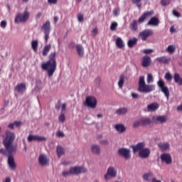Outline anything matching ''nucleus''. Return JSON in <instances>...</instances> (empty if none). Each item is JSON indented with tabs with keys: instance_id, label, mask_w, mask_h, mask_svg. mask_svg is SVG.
Wrapping results in <instances>:
<instances>
[{
	"instance_id": "obj_39",
	"label": "nucleus",
	"mask_w": 182,
	"mask_h": 182,
	"mask_svg": "<svg viewBox=\"0 0 182 182\" xmlns=\"http://www.w3.org/2000/svg\"><path fill=\"white\" fill-rule=\"evenodd\" d=\"M166 50L168 53H174V52H176V46L170 45L168 46V48L166 49Z\"/></svg>"
},
{
	"instance_id": "obj_31",
	"label": "nucleus",
	"mask_w": 182,
	"mask_h": 182,
	"mask_svg": "<svg viewBox=\"0 0 182 182\" xmlns=\"http://www.w3.org/2000/svg\"><path fill=\"white\" fill-rule=\"evenodd\" d=\"M137 38H133L132 39H129L127 42V45L129 48H134L136 45H137Z\"/></svg>"
},
{
	"instance_id": "obj_61",
	"label": "nucleus",
	"mask_w": 182,
	"mask_h": 182,
	"mask_svg": "<svg viewBox=\"0 0 182 182\" xmlns=\"http://www.w3.org/2000/svg\"><path fill=\"white\" fill-rule=\"evenodd\" d=\"M140 2H141V0H132V4H140Z\"/></svg>"
},
{
	"instance_id": "obj_55",
	"label": "nucleus",
	"mask_w": 182,
	"mask_h": 182,
	"mask_svg": "<svg viewBox=\"0 0 182 182\" xmlns=\"http://www.w3.org/2000/svg\"><path fill=\"white\" fill-rule=\"evenodd\" d=\"M14 126H16V127H20V126H22V122L21 121L14 122Z\"/></svg>"
},
{
	"instance_id": "obj_15",
	"label": "nucleus",
	"mask_w": 182,
	"mask_h": 182,
	"mask_svg": "<svg viewBox=\"0 0 182 182\" xmlns=\"http://www.w3.org/2000/svg\"><path fill=\"white\" fill-rule=\"evenodd\" d=\"M151 64V58L149 55H145L141 59V65L144 68H149Z\"/></svg>"
},
{
	"instance_id": "obj_21",
	"label": "nucleus",
	"mask_w": 182,
	"mask_h": 182,
	"mask_svg": "<svg viewBox=\"0 0 182 182\" xmlns=\"http://www.w3.org/2000/svg\"><path fill=\"white\" fill-rule=\"evenodd\" d=\"M8 164L11 168V170H15L16 168V164H15V159H14V155H9L8 156Z\"/></svg>"
},
{
	"instance_id": "obj_27",
	"label": "nucleus",
	"mask_w": 182,
	"mask_h": 182,
	"mask_svg": "<svg viewBox=\"0 0 182 182\" xmlns=\"http://www.w3.org/2000/svg\"><path fill=\"white\" fill-rule=\"evenodd\" d=\"M56 152H57L58 159H60L62 156L65 155V148H63L62 146H57Z\"/></svg>"
},
{
	"instance_id": "obj_20",
	"label": "nucleus",
	"mask_w": 182,
	"mask_h": 182,
	"mask_svg": "<svg viewBox=\"0 0 182 182\" xmlns=\"http://www.w3.org/2000/svg\"><path fill=\"white\" fill-rule=\"evenodd\" d=\"M14 90L18 92V93H23L26 90V85L23 82L18 84L15 87Z\"/></svg>"
},
{
	"instance_id": "obj_6",
	"label": "nucleus",
	"mask_w": 182,
	"mask_h": 182,
	"mask_svg": "<svg viewBox=\"0 0 182 182\" xmlns=\"http://www.w3.org/2000/svg\"><path fill=\"white\" fill-rule=\"evenodd\" d=\"M153 30L151 29H145L139 33V38L141 39V41H147L148 38L150 36H153Z\"/></svg>"
},
{
	"instance_id": "obj_1",
	"label": "nucleus",
	"mask_w": 182,
	"mask_h": 182,
	"mask_svg": "<svg viewBox=\"0 0 182 182\" xmlns=\"http://www.w3.org/2000/svg\"><path fill=\"white\" fill-rule=\"evenodd\" d=\"M15 134L9 130L6 131L5 136H3V145L4 146L5 149L1 148L0 149V154H3L5 156L6 152L9 153V154H12L14 151H16V146H14V141H15Z\"/></svg>"
},
{
	"instance_id": "obj_10",
	"label": "nucleus",
	"mask_w": 182,
	"mask_h": 182,
	"mask_svg": "<svg viewBox=\"0 0 182 182\" xmlns=\"http://www.w3.org/2000/svg\"><path fill=\"white\" fill-rule=\"evenodd\" d=\"M152 122L155 123V124H163V123L167 122V117L165 115L154 116L152 117Z\"/></svg>"
},
{
	"instance_id": "obj_5",
	"label": "nucleus",
	"mask_w": 182,
	"mask_h": 182,
	"mask_svg": "<svg viewBox=\"0 0 182 182\" xmlns=\"http://www.w3.org/2000/svg\"><path fill=\"white\" fill-rule=\"evenodd\" d=\"M85 106L95 109V107L97 106V100H96V97L92 96L87 97L85 100Z\"/></svg>"
},
{
	"instance_id": "obj_48",
	"label": "nucleus",
	"mask_w": 182,
	"mask_h": 182,
	"mask_svg": "<svg viewBox=\"0 0 182 182\" xmlns=\"http://www.w3.org/2000/svg\"><path fill=\"white\" fill-rule=\"evenodd\" d=\"M113 14L114 16H118L119 14H120V9L116 8L113 10Z\"/></svg>"
},
{
	"instance_id": "obj_49",
	"label": "nucleus",
	"mask_w": 182,
	"mask_h": 182,
	"mask_svg": "<svg viewBox=\"0 0 182 182\" xmlns=\"http://www.w3.org/2000/svg\"><path fill=\"white\" fill-rule=\"evenodd\" d=\"M100 144H101L102 146H109V141L107 139H103L100 141Z\"/></svg>"
},
{
	"instance_id": "obj_8",
	"label": "nucleus",
	"mask_w": 182,
	"mask_h": 182,
	"mask_svg": "<svg viewBox=\"0 0 182 182\" xmlns=\"http://www.w3.org/2000/svg\"><path fill=\"white\" fill-rule=\"evenodd\" d=\"M117 176V171L114 169L113 166L109 167L107 173L105 175V179L109 180L110 177L113 178Z\"/></svg>"
},
{
	"instance_id": "obj_7",
	"label": "nucleus",
	"mask_w": 182,
	"mask_h": 182,
	"mask_svg": "<svg viewBox=\"0 0 182 182\" xmlns=\"http://www.w3.org/2000/svg\"><path fill=\"white\" fill-rule=\"evenodd\" d=\"M158 86L161 88V90L163 93H164L166 97L167 100L170 97V92L168 91V87L166 86V84L164 83V81L159 80L158 82Z\"/></svg>"
},
{
	"instance_id": "obj_34",
	"label": "nucleus",
	"mask_w": 182,
	"mask_h": 182,
	"mask_svg": "<svg viewBox=\"0 0 182 182\" xmlns=\"http://www.w3.org/2000/svg\"><path fill=\"white\" fill-rule=\"evenodd\" d=\"M91 150L95 154H100V146L98 145H92L91 146Z\"/></svg>"
},
{
	"instance_id": "obj_36",
	"label": "nucleus",
	"mask_w": 182,
	"mask_h": 182,
	"mask_svg": "<svg viewBox=\"0 0 182 182\" xmlns=\"http://www.w3.org/2000/svg\"><path fill=\"white\" fill-rule=\"evenodd\" d=\"M124 85V75H121L119 76V80L118 82V86L119 89H123V85Z\"/></svg>"
},
{
	"instance_id": "obj_18",
	"label": "nucleus",
	"mask_w": 182,
	"mask_h": 182,
	"mask_svg": "<svg viewBox=\"0 0 182 182\" xmlns=\"http://www.w3.org/2000/svg\"><path fill=\"white\" fill-rule=\"evenodd\" d=\"M38 163L41 166H48L49 159L44 154H41L38 158Z\"/></svg>"
},
{
	"instance_id": "obj_30",
	"label": "nucleus",
	"mask_w": 182,
	"mask_h": 182,
	"mask_svg": "<svg viewBox=\"0 0 182 182\" xmlns=\"http://www.w3.org/2000/svg\"><path fill=\"white\" fill-rule=\"evenodd\" d=\"M52 49V46L50 44H48L44 46V48L43 49L42 55L43 56H48V53H49V51Z\"/></svg>"
},
{
	"instance_id": "obj_26",
	"label": "nucleus",
	"mask_w": 182,
	"mask_h": 182,
	"mask_svg": "<svg viewBox=\"0 0 182 182\" xmlns=\"http://www.w3.org/2000/svg\"><path fill=\"white\" fill-rule=\"evenodd\" d=\"M114 128L118 133H124V132H126V127L123 124H117L115 125Z\"/></svg>"
},
{
	"instance_id": "obj_45",
	"label": "nucleus",
	"mask_w": 182,
	"mask_h": 182,
	"mask_svg": "<svg viewBox=\"0 0 182 182\" xmlns=\"http://www.w3.org/2000/svg\"><path fill=\"white\" fill-rule=\"evenodd\" d=\"M161 4L163 6H167V5H170V0H161Z\"/></svg>"
},
{
	"instance_id": "obj_16",
	"label": "nucleus",
	"mask_w": 182,
	"mask_h": 182,
	"mask_svg": "<svg viewBox=\"0 0 182 182\" xmlns=\"http://www.w3.org/2000/svg\"><path fill=\"white\" fill-rule=\"evenodd\" d=\"M139 156L141 159H147L150 156V149L148 148H144L142 150L139 151Z\"/></svg>"
},
{
	"instance_id": "obj_40",
	"label": "nucleus",
	"mask_w": 182,
	"mask_h": 182,
	"mask_svg": "<svg viewBox=\"0 0 182 182\" xmlns=\"http://www.w3.org/2000/svg\"><path fill=\"white\" fill-rule=\"evenodd\" d=\"M130 29H132V31H137V21L133 20L132 23L129 26Z\"/></svg>"
},
{
	"instance_id": "obj_13",
	"label": "nucleus",
	"mask_w": 182,
	"mask_h": 182,
	"mask_svg": "<svg viewBox=\"0 0 182 182\" xmlns=\"http://www.w3.org/2000/svg\"><path fill=\"white\" fill-rule=\"evenodd\" d=\"M118 154L119 156H122V157H124L127 160L130 158V149L127 148H120L118 150Z\"/></svg>"
},
{
	"instance_id": "obj_63",
	"label": "nucleus",
	"mask_w": 182,
	"mask_h": 182,
	"mask_svg": "<svg viewBox=\"0 0 182 182\" xmlns=\"http://www.w3.org/2000/svg\"><path fill=\"white\" fill-rule=\"evenodd\" d=\"M2 182H11V178L6 177Z\"/></svg>"
},
{
	"instance_id": "obj_14",
	"label": "nucleus",
	"mask_w": 182,
	"mask_h": 182,
	"mask_svg": "<svg viewBox=\"0 0 182 182\" xmlns=\"http://www.w3.org/2000/svg\"><path fill=\"white\" fill-rule=\"evenodd\" d=\"M161 160L164 161V163H166V164H171V155H170V154H162L161 155Z\"/></svg>"
},
{
	"instance_id": "obj_4",
	"label": "nucleus",
	"mask_w": 182,
	"mask_h": 182,
	"mask_svg": "<svg viewBox=\"0 0 182 182\" xmlns=\"http://www.w3.org/2000/svg\"><path fill=\"white\" fill-rule=\"evenodd\" d=\"M29 11H24L23 14L18 13L15 17V23H19V22H26V21L29 19Z\"/></svg>"
},
{
	"instance_id": "obj_64",
	"label": "nucleus",
	"mask_w": 182,
	"mask_h": 182,
	"mask_svg": "<svg viewBox=\"0 0 182 182\" xmlns=\"http://www.w3.org/2000/svg\"><path fill=\"white\" fill-rule=\"evenodd\" d=\"M152 182H161V181L157 180L156 178H152Z\"/></svg>"
},
{
	"instance_id": "obj_62",
	"label": "nucleus",
	"mask_w": 182,
	"mask_h": 182,
	"mask_svg": "<svg viewBox=\"0 0 182 182\" xmlns=\"http://www.w3.org/2000/svg\"><path fill=\"white\" fill-rule=\"evenodd\" d=\"M176 110L177 112H182V104L177 107Z\"/></svg>"
},
{
	"instance_id": "obj_59",
	"label": "nucleus",
	"mask_w": 182,
	"mask_h": 182,
	"mask_svg": "<svg viewBox=\"0 0 182 182\" xmlns=\"http://www.w3.org/2000/svg\"><path fill=\"white\" fill-rule=\"evenodd\" d=\"M132 96L133 99H137L139 97V95H137L136 93H134V92L132 93Z\"/></svg>"
},
{
	"instance_id": "obj_58",
	"label": "nucleus",
	"mask_w": 182,
	"mask_h": 182,
	"mask_svg": "<svg viewBox=\"0 0 182 182\" xmlns=\"http://www.w3.org/2000/svg\"><path fill=\"white\" fill-rule=\"evenodd\" d=\"M92 35L95 36L96 35H97V28H95L92 29Z\"/></svg>"
},
{
	"instance_id": "obj_12",
	"label": "nucleus",
	"mask_w": 182,
	"mask_h": 182,
	"mask_svg": "<svg viewBox=\"0 0 182 182\" xmlns=\"http://www.w3.org/2000/svg\"><path fill=\"white\" fill-rule=\"evenodd\" d=\"M152 15H154V11L153 10L144 12V14L141 15V16H140L139 18L138 23H143V22H144V21L147 18H150V16H152Z\"/></svg>"
},
{
	"instance_id": "obj_32",
	"label": "nucleus",
	"mask_w": 182,
	"mask_h": 182,
	"mask_svg": "<svg viewBox=\"0 0 182 182\" xmlns=\"http://www.w3.org/2000/svg\"><path fill=\"white\" fill-rule=\"evenodd\" d=\"M115 43H116V46H117V48H119V49L124 48V43L123 42V40L120 37H118L117 38Z\"/></svg>"
},
{
	"instance_id": "obj_42",
	"label": "nucleus",
	"mask_w": 182,
	"mask_h": 182,
	"mask_svg": "<svg viewBox=\"0 0 182 182\" xmlns=\"http://www.w3.org/2000/svg\"><path fill=\"white\" fill-rule=\"evenodd\" d=\"M139 126H141V119L134 122V124H133V127L134 129H137V127H139Z\"/></svg>"
},
{
	"instance_id": "obj_23",
	"label": "nucleus",
	"mask_w": 182,
	"mask_h": 182,
	"mask_svg": "<svg viewBox=\"0 0 182 182\" xmlns=\"http://www.w3.org/2000/svg\"><path fill=\"white\" fill-rule=\"evenodd\" d=\"M41 30L43 31L44 33H50V21H46L42 26Z\"/></svg>"
},
{
	"instance_id": "obj_44",
	"label": "nucleus",
	"mask_w": 182,
	"mask_h": 182,
	"mask_svg": "<svg viewBox=\"0 0 182 182\" xmlns=\"http://www.w3.org/2000/svg\"><path fill=\"white\" fill-rule=\"evenodd\" d=\"M146 80H147V83H153L154 82L153 75L151 74H148Z\"/></svg>"
},
{
	"instance_id": "obj_41",
	"label": "nucleus",
	"mask_w": 182,
	"mask_h": 182,
	"mask_svg": "<svg viewBox=\"0 0 182 182\" xmlns=\"http://www.w3.org/2000/svg\"><path fill=\"white\" fill-rule=\"evenodd\" d=\"M118 26L119 24L117 23V22L116 21L112 22L110 26V31H116V29H117Z\"/></svg>"
},
{
	"instance_id": "obj_35",
	"label": "nucleus",
	"mask_w": 182,
	"mask_h": 182,
	"mask_svg": "<svg viewBox=\"0 0 182 182\" xmlns=\"http://www.w3.org/2000/svg\"><path fill=\"white\" fill-rule=\"evenodd\" d=\"M140 120L141 126H147V124H151V119H150V118H143Z\"/></svg>"
},
{
	"instance_id": "obj_60",
	"label": "nucleus",
	"mask_w": 182,
	"mask_h": 182,
	"mask_svg": "<svg viewBox=\"0 0 182 182\" xmlns=\"http://www.w3.org/2000/svg\"><path fill=\"white\" fill-rule=\"evenodd\" d=\"M14 126H15V122L9 124L8 125V127H9V129H14Z\"/></svg>"
},
{
	"instance_id": "obj_37",
	"label": "nucleus",
	"mask_w": 182,
	"mask_h": 182,
	"mask_svg": "<svg viewBox=\"0 0 182 182\" xmlns=\"http://www.w3.org/2000/svg\"><path fill=\"white\" fill-rule=\"evenodd\" d=\"M159 147L163 150V151H166L170 149V144L168 143L159 144Z\"/></svg>"
},
{
	"instance_id": "obj_3",
	"label": "nucleus",
	"mask_w": 182,
	"mask_h": 182,
	"mask_svg": "<svg viewBox=\"0 0 182 182\" xmlns=\"http://www.w3.org/2000/svg\"><path fill=\"white\" fill-rule=\"evenodd\" d=\"M138 90L140 93H151V92H154L156 90V85H146L144 76H141L139 77Z\"/></svg>"
},
{
	"instance_id": "obj_9",
	"label": "nucleus",
	"mask_w": 182,
	"mask_h": 182,
	"mask_svg": "<svg viewBox=\"0 0 182 182\" xmlns=\"http://www.w3.org/2000/svg\"><path fill=\"white\" fill-rule=\"evenodd\" d=\"M71 174H81L82 173H87V168H86L85 166H75L71 167Z\"/></svg>"
},
{
	"instance_id": "obj_56",
	"label": "nucleus",
	"mask_w": 182,
	"mask_h": 182,
	"mask_svg": "<svg viewBox=\"0 0 182 182\" xmlns=\"http://www.w3.org/2000/svg\"><path fill=\"white\" fill-rule=\"evenodd\" d=\"M48 2L52 5H56V4H58V0H48Z\"/></svg>"
},
{
	"instance_id": "obj_54",
	"label": "nucleus",
	"mask_w": 182,
	"mask_h": 182,
	"mask_svg": "<svg viewBox=\"0 0 182 182\" xmlns=\"http://www.w3.org/2000/svg\"><path fill=\"white\" fill-rule=\"evenodd\" d=\"M57 137H63L65 134L62 131H58L56 134Z\"/></svg>"
},
{
	"instance_id": "obj_11",
	"label": "nucleus",
	"mask_w": 182,
	"mask_h": 182,
	"mask_svg": "<svg viewBox=\"0 0 182 182\" xmlns=\"http://www.w3.org/2000/svg\"><path fill=\"white\" fill-rule=\"evenodd\" d=\"M27 140L29 143H31V141H46V137L30 134L28 135Z\"/></svg>"
},
{
	"instance_id": "obj_38",
	"label": "nucleus",
	"mask_w": 182,
	"mask_h": 182,
	"mask_svg": "<svg viewBox=\"0 0 182 182\" xmlns=\"http://www.w3.org/2000/svg\"><path fill=\"white\" fill-rule=\"evenodd\" d=\"M38 45H39V43L38 42V40H35L31 42V48H32L33 52H38Z\"/></svg>"
},
{
	"instance_id": "obj_29",
	"label": "nucleus",
	"mask_w": 182,
	"mask_h": 182,
	"mask_svg": "<svg viewBox=\"0 0 182 182\" xmlns=\"http://www.w3.org/2000/svg\"><path fill=\"white\" fill-rule=\"evenodd\" d=\"M129 112V109L126 107H121L116 110V114L119 116H122L123 114H126Z\"/></svg>"
},
{
	"instance_id": "obj_19",
	"label": "nucleus",
	"mask_w": 182,
	"mask_h": 182,
	"mask_svg": "<svg viewBox=\"0 0 182 182\" xmlns=\"http://www.w3.org/2000/svg\"><path fill=\"white\" fill-rule=\"evenodd\" d=\"M146 146V144L144 142H139L135 146H132L134 153H137V151H141Z\"/></svg>"
},
{
	"instance_id": "obj_17",
	"label": "nucleus",
	"mask_w": 182,
	"mask_h": 182,
	"mask_svg": "<svg viewBox=\"0 0 182 182\" xmlns=\"http://www.w3.org/2000/svg\"><path fill=\"white\" fill-rule=\"evenodd\" d=\"M159 24L160 20L156 16L151 17L147 23L148 26H159Z\"/></svg>"
},
{
	"instance_id": "obj_25",
	"label": "nucleus",
	"mask_w": 182,
	"mask_h": 182,
	"mask_svg": "<svg viewBox=\"0 0 182 182\" xmlns=\"http://www.w3.org/2000/svg\"><path fill=\"white\" fill-rule=\"evenodd\" d=\"M75 48L80 58H83V56H85V50H83V46L80 44H77Z\"/></svg>"
},
{
	"instance_id": "obj_2",
	"label": "nucleus",
	"mask_w": 182,
	"mask_h": 182,
	"mask_svg": "<svg viewBox=\"0 0 182 182\" xmlns=\"http://www.w3.org/2000/svg\"><path fill=\"white\" fill-rule=\"evenodd\" d=\"M48 58L49 60L41 65V69L43 70H47L48 75L50 77L53 76V73L56 70V53L55 52L50 53Z\"/></svg>"
},
{
	"instance_id": "obj_57",
	"label": "nucleus",
	"mask_w": 182,
	"mask_h": 182,
	"mask_svg": "<svg viewBox=\"0 0 182 182\" xmlns=\"http://www.w3.org/2000/svg\"><path fill=\"white\" fill-rule=\"evenodd\" d=\"M144 53L148 55L149 53H151L153 52V50L151 49H145L144 50Z\"/></svg>"
},
{
	"instance_id": "obj_24",
	"label": "nucleus",
	"mask_w": 182,
	"mask_h": 182,
	"mask_svg": "<svg viewBox=\"0 0 182 182\" xmlns=\"http://www.w3.org/2000/svg\"><path fill=\"white\" fill-rule=\"evenodd\" d=\"M171 58H167L166 56H161L156 58V61L159 63H164V65L168 64V62H170Z\"/></svg>"
},
{
	"instance_id": "obj_52",
	"label": "nucleus",
	"mask_w": 182,
	"mask_h": 182,
	"mask_svg": "<svg viewBox=\"0 0 182 182\" xmlns=\"http://www.w3.org/2000/svg\"><path fill=\"white\" fill-rule=\"evenodd\" d=\"M49 33H44V39L46 41V43H48V41H49Z\"/></svg>"
},
{
	"instance_id": "obj_47",
	"label": "nucleus",
	"mask_w": 182,
	"mask_h": 182,
	"mask_svg": "<svg viewBox=\"0 0 182 182\" xmlns=\"http://www.w3.org/2000/svg\"><path fill=\"white\" fill-rule=\"evenodd\" d=\"M58 120H60L61 123H63L65 120H66V118L65 117V114H60V115L58 117Z\"/></svg>"
},
{
	"instance_id": "obj_33",
	"label": "nucleus",
	"mask_w": 182,
	"mask_h": 182,
	"mask_svg": "<svg viewBox=\"0 0 182 182\" xmlns=\"http://www.w3.org/2000/svg\"><path fill=\"white\" fill-rule=\"evenodd\" d=\"M173 78L176 83H178L181 86H182V78L180 77V74L175 73L173 75Z\"/></svg>"
},
{
	"instance_id": "obj_43",
	"label": "nucleus",
	"mask_w": 182,
	"mask_h": 182,
	"mask_svg": "<svg viewBox=\"0 0 182 182\" xmlns=\"http://www.w3.org/2000/svg\"><path fill=\"white\" fill-rule=\"evenodd\" d=\"M165 79L168 82H170L171 79H173V76H171V74L170 73H166L165 75Z\"/></svg>"
},
{
	"instance_id": "obj_53",
	"label": "nucleus",
	"mask_w": 182,
	"mask_h": 182,
	"mask_svg": "<svg viewBox=\"0 0 182 182\" xmlns=\"http://www.w3.org/2000/svg\"><path fill=\"white\" fill-rule=\"evenodd\" d=\"M173 14L174 16H176V18H180L181 16V14L176 10L173 11Z\"/></svg>"
},
{
	"instance_id": "obj_28",
	"label": "nucleus",
	"mask_w": 182,
	"mask_h": 182,
	"mask_svg": "<svg viewBox=\"0 0 182 182\" xmlns=\"http://www.w3.org/2000/svg\"><path fill=\"white\" fill-rule=\"evenodd\" d=\"M147 109L149 112H156L157 109H159V104L157 103H151L147 105Z\"/></svg>"
},
{
	"instance_id": "obj_50",
	"label": "nucleus",
	"mask_w": 182,
	"mask_h": 182,
	"mask_svg": "<svg viewBox=\"0 0 182 182\" xmlns=\"http://www.w3.org/2000/svg\"><path fill=\"white\" fill-rule=\"evenodd\" d=\"M77 17L79 22H83V18L85 17V16L83 14H78Z\"/></svg>"
},
{
	"instance_id": "obj_22",
	"label": "nucleus",
	"mask_w": 182,
	"mask_h": 182,
	"mask_svg": "<svg viewBox=\"0 0 182 182\" xmlns=\"http://www.w3.org/2000/svg\"><path fill=\"white\" fill-rule=\"evenodd\" d=\"M153 178H156V177H154V174L153 173V172H148L143 175V179L144 180V181L153 182Z\"/></svg>"
},
{
	"instance_id": "obj_51",
	"label": "nucleus",
	"mask_w": 182,
	"mask_h": 182,
	"mask_svg": "<svg viewBox=\"0 0 182 182\" xmlns=\"http://www.w3.org/2000/svg\"><path fill=\"white\" fill-rule=\"evenodd\" d=\"M6 21H2L0 23L1 28H3V29H5L6 28Z\"/></svg>"
},
{
	"instance_id": "obj_46",
	"label": "nucleus",
	"mask_w": 182,
	"mask_h": 182,
	"mask_svg": "<svg viewBox=\"0 0 182 182\" xmlns=\"http://www.w3.org/2000/svg\"><path fill=\"white\" fill-rule=\"evenodd\" d=\"M70 174H72L70 168V171H63L62 173L63 177H67V176H70Z\"/></svg>"
}]
</instances>
